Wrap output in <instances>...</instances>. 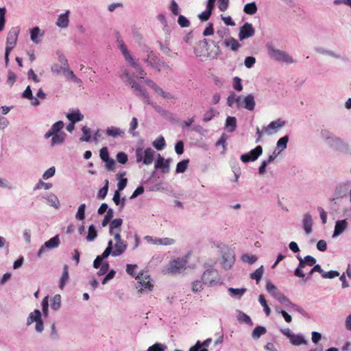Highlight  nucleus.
Returning <instances> with one entry per match:
<instances>
[{
    "mask_svg": "<svg viewBox=\"0 0 351 351\" xmlns=\"http://www.w3.org/2000/svg\"><path fill=\"white\" fill-rule=\"evenodd\" d=\"M145 51L147 53V58L143 59V62L151 66L158 72L163 71L168 73L171 71V66L164 61L158 58V57L147 46H145Z\"/></svg>",
    "mask_w": 351,
    "mask_h": 351,
    "instance_id": "nucleus-1",
    "label": "nucleus"
},
{
    "mask_svg": "<svg viewBox=\"0 0 351 351\" xmlns=\"http://www.w3.org/2000/svg\"><path fill=\"white\" fill-rule=\"evenodd\" d=\"M211 43L214 45L215 49L210 52L205 53L204 49L208 47V43L206 39L200 40L194 49V53L197 57H207L209 58H216L220 53V47L218 43L212 40Z\"/></svg>",
    "mask_w": 351,
    "mask_h": 351,
    "instance_id": "nucleus-2",
    "label": "nucleus"
},
{
    "mask_svg": "<svg viewBox=\"0 0 351 351\" xmlns=\"http://www.w3.org/2000/svg\"><path fill=\"white\" fill-rule=\"evenodd\" d=\"M186 259L184 258H178L170 262L168 267L164 270L165 274H176L180 273V271L185 268L186 265Z\"/></svg>",
    "mask_w": 351,
    "mask_h": 351,
    "instance_id": "nucleus-3",
    "label": "nucleus"
},
{
    "mask_svg": "<svg viewBox=\"0 0 351 351\" xmlns=\"http://www.w3.org/2000/svg\"><path fill=\"white\" fill-rule=\"evenodd\" d=\"M116 243L114 250L112 249V254L113 256H118L122 254L127 249L128 245L121 239V236L119 230L116 231L113 234Z\"/></svg>",
    "mask_w": 351,
    "mask_h": 351,
    "instance_id": "nucleus-4",
    "label": "nucleus"
},
{
    "mask_svg": "<svg viewBox=\"0 0 351 351\" xmlns=\"http://www.w3.org/2000/svg\"><path fill=\"white\" fill-rule=\"evenodd\" d=\"M267 48H268L269 55L272 58H274L276 60H278V61H282V62H289V63L293 62V60H292L291 57H290L285 51L277 49L271 45H269L267 47Z\"/></svg>",
    "mask_w": 351,
    "mask_h": 351,
    "instance_id": "nucleus-5",
    "label": "nucleus"
},
{
    "mask_svg": "<svg viewBox=\"0 0 351 351\" xmlns=\"http://www.w3.org/2000/svg\"><path fill=\"white\" fill-rule=\"evenodd\" d=\"M136 279L141 285V290L147 289L148 291H152L153 289L154 284L147 271L140 272L136 277Z\"/></svg>",
    "mask_w": 351,
    "mask_h": 351,
    "instance_id": "nucleus-6",
    "label": "nucleus"
},
{
    "mask_svg": "<svg viewBox=\"0 0 351 351\" xmlns=\"http://www.w3.org/2000/svg\"><path fill=\"white\" fill-rule=\"evenodd\" d=\"M237 106L238 108H244L248 110H253L255 107L254 97L250 94L245 97H237Z\"/></svg>",
    "mask_w": 351,
    "mask_h": 351,
    "instance_id": "nucleus-7",
    "label": "nucleus"
},
{
    "mask_svg": "<svg viewBox=\"0 0 351 351\" xmlns=\"http://www.w3.org/2000/svg\"><path fill=\"white\" fill-rule=\"evenodd\" d=\"M202 280L204 284L215 285L219 280L218 271L215 269H208L204 272Z\"/></svg>",
    "mask_w": 351,
    "mask_h": 351,
    "instance_id": "nucleus-8",
    "label": "nucleus"
},
{
    "mask_svg": "<svg viewBox=\"0 0 351 351\" xmlns=\"http://www.w3.org/2000/svg\"><path fill=\"white\" fill-rule=\"evenodd\" d=\"M129 86L137 97L141 98L144 102L149 103V95L148 93L138 82L136 81H130Z\"/></svg>",
    "mask_w": 351,
    "mask_h": 351,
    "instance_id": "nucleus-9",
    "label": "nucleus"
},
{
    "mask_svg": "<svg viewBox=\"0 0 351 351\" xmlns=\"http://www.w3.org/2000/svg\"><path fill=\"white\" fill-rule=\"evenodd\" d=\"M262 147L261 145H258L249 153L241 155V160L243 162L245 163L250 161H254L258 158L259 156L262 154Z\"/></svg>",
    "mask_w": 351,
    "mask_h": 351,
    "instance_id": "nucleus-10",
    "label": "nucleus"
},
{
    "mask_svg": "<svg viewBox=\"0 0 351 351\" xmlns=\"http://www.w3.org/2000/svg\"><path fill=\"white\" fill-rule=\"evenodd\" d=\"M19 34V29H18V27H13L9 31L6 39L5 49L8 50L13 49V48L15 47L16 44Z\"/></svg>",
    "mask_w": 351,
    "mask_h": 351,
    "instance_id": "nucleus-11",
    "label": "nucleus"
},
{
    "mask_svg": "<svg viewBox=\"0 0 351 351\" xmlns=\"http://www.w3.org/2000/svg\"><path fill=\"white\" fill-rule=\"evenodd\" d=\"M145 240L149 243L157 245H171L174 244L175 240L171 238H157L152 236H146Z\"/></svg>",
    "mask_w": 351,
    "mask_h": 351,
    "instance_id": "nucleus-12",
    "label": "nucleus"
},
{
    "mask_svg": "<svg viewBox=\"0 0 351 351\" xmlns=\"http://www.w3.org/2000/svg\"><path fill=\"white\" fill-rule=\"evenodd\" d=\"M255 33V31L252 25V24L245 23L242 27L240 28V32L239 34V37L240 40H243L247 38L252 36Z\"/></svg>",
    "mask_w": 351,
    "mask_h": 351,
    "instance_id": "nucleus-13",
    "label": "nucleus"
},
{
    "mask_svg": "<svg viewBox=\"0 0 351 351\" xmlns=\"http://www.w3.org/2000/svg\"><path fill=\"white\" fill-rule=\"evenodd\" d=\"M113 244L112 241L110 240L108 243V247L106 248L101 256H98L93 262V266L95 268H99L101 265L104 258H107L112 252V245Z\"/></svg>",
    "mask_w": 351,
    "mask_h": 351,
    "instance_id": "nucleus-14",
    "label": "nucleus"
},
{
    "mask_svg": "<svg viewBox=\"0 0 351 351\" xmlns=\"http://www.w3.org/2000/svg\"><path fill=\"white\" fill-rule=\"evenodd\" d=\"M285 125V121L281 119L271 121L267 127L263 128V132L267 134H271L276 132L278 129L283 127Z\"/></svg>",
    "mask_w": 351,
    "mask_h": 351,
    "instance_id": "nucleus-15",
    "label": "nucleus"
},
{
    "mask_svg": "<svg viewBox=\"0 0 351 351\" xmlns=\"http://www.w3.org/2000/svg\"><path fill=\"white\" fill-rule=\"evenodd\" d=\"M144 82L149 87L152 88L156 93L160 95L163 98H173V97L169 93L165 92L153 80L150 79H145Z\"/></svg>",
    "mask_w": 351,
    "mask_h": 351,
    "instance_id": "nucleus-16",
    "label": "nucleus"
},
{
    "mask_svg": "<svg viewBox=\"0 0 351 351\" xmlns=\"http://www.w3.org/2000/svg\"><path fill=\"white\" fill-rule=\"evenodd\" d=\"M60 245V239L58 235L50 239L45 243V245L40 247L38 251V256H41L42 253L45 251V248L51 249L58 247Z\"/></svg>",
    "mask_w": 351,
    "mask_h": 351,
    "instance_id": "nucleus-17",
    "label": "nucleus"
},
{
    "mask_svg": "<svg viewBox=\"0 0 351 351\" xmlns=\"http://www.w3.org/2000/svg\"><path fill=\"white\" fill-rule=\"evenodd\" d=\"M64 126L63 121H58L51 126V129L45 134V138H49L53 134H61Z\"/></svg>",
    "mask_w": 351,
    "mask_h": 351,
    "instance_id": "nucleus-18",
    "label": "nucleus"
},
{
    "mask_svg": "<svg viewBox=\"0 0 351 351\" xmlns=\"http://www.w3.org/2000/svg\"><path fill=\"white\" fill-rule=\"evenodd\" d=\"M156 169H162L163 173H168L169 171V160H165L163 157L158 154V157L155 163Z\"/></svg>",
    "mask_w": 351,
    "mask_h": 351,
    "instance_id": "nucleus-19",
    "label": "nucleus"
},
{
    "mask_svg": "<svg viewBox=\"0 0 351 351\" xmlns=\"http://www.w3.org/2000/svg\"><path fill=\"white\" fill-rule=\"evenodd\" d=\"M303 228L307 234L312 232L313 219L309 213H306L302 219Z\"/></svg>",
    "mask_w": 351,
    "mask_h": 351,
    "instance_id": "nucleus-20",
    "label": "nucleus"
},
{
    "mask_svg": "<svg viewBox=\"0 0 351 351\" xmlns=\"http://www.w3.org/2000/svg\"><path fill=\"white\" fill-rule=\"evenodd\" d=\"M348 227V222L346 219L339 220L336 222L332 237L340 235Z\"/></svg>",
    "mask_w": 351,
    "mask_h": 351,
    "instance_id": "nucleus-21",
    "label": "nucleus"
},
{
    "mask_svg": "<svg viewBox=\"0 0 351 351\" xmlns=\"http://www.w3.org/2000/svg\"><path fill=\"white\" fill-rule=\"evenodd\" d=\"M123 223V220L121 218H117L111 221L110 223V234L111 235L114 234L116 231L119 230L121 232V227Z\"/></svg>",
    "mask_w": 351,
    "mask_h": 351,
    "instance_id": "nucleus-22",
    "label": "nucleus"
},
{
    "mask_svg": "<svg viewBox=\"0 0 351 351\" xmlns=\"http://www.w3.org/2000/svg\"><path fill=\"white\" fill-rule=\"evenodd\" d=\"M106 134L109 136L116 138L118 136H123L125 134V132L119 128L111 126L106 129Z\"/></svg>",
    "mask_w": 351,
    "mask_h": 351,
    "instance_id": "nucleus-23",
    "label": "nucleus"
},
{
    "mask_svg": "<svg viewBox=\"0 0 351 351\" xmlns=\"http://www.w3.org/2000/svg\"><path fill=\"white\" fill-rule=\"evenodd\" d=\"M143 164L146 165H151L154 160V155L155 152L150 147L147 148L144 151Z\"/></svg>",
    "mask_w": 351,
    "mask_h": 351,
    "instance_id": "nucleus-24",
    "label": "nucleus"
},
{
    "mask_svg": "<svg viewBox=\"0 0 351 351\" xmlns=\"http://www.w3.org/2000/svg\"><path fill=\"white\" fill-rule=\"evenodd\" d=\"M69 11H66L64 14H61L56 22V25L62 28H65L69 25Z\"/></svg>",
    "mask_w": 351,
    "mask_h": 351,
    "instance_id": "nucleus-25",
    "label": "nucleus"
},
{
    "mask_svg": "<svg viewBox=\"0 0 351 351\" xmlns=\"http://www.w3.org/2000/svg\"><path fill=\"white\" fill-rule=\"evenodd\" d=\"M128 63L136 71L139 76V78L144 79V77L146 75V73L145 72L141 64L138 62V61L135 60L133 58Z\"/></svg>",
    "mask_w": 351,
    "mask_h": 351,
    "instance_id": "nucleus-26",
    "label": "nucleus"
},
{
    "mask_svg": "<svg viewBox=\"0 0 351 351\" xmlns=\"http://www.w3.org/2000/svg\"><path fill=\"white\" fill-rule=\"evenodd\" d=\"M298 258L300 261V267H305L306 265L313 266L316 263L315 258L310 255L306 256L304 259H302L300 256H298Z\"/></svg>",
    "mask_w": 351,
    "mask_h": 351,
    "instance_id": "nucleus-27",
    "label": "nucleus"
},
{
    "mask_svg": "<svg viewBox=\"0 0 351 351\" xmlns=\"http://www.w3.org/2000/svg\"><path fill=\"white\" fill-rule=\"evenodd\" d=\"M223 44L226 47H230L234 51H237L241 46L239 43L232 37L226 39L223 41Z\"/></svg>",
    "mask_w": 351,
    "mask_h": 351,
    "instance_id": "nucleus-28",
    "label": "nucleus"
},
{
    "mask_svg": "<svg viewBox=\"0 0 351 351\" xmlns=\"http://www.w3.org/2000/svg\"><path fill=\"white\" fill-rule=\"evenodd\" d=\"M65 136L66 134L64 132H62L61 134H53L51 135V146L62 143L65 139Z\"/></svg>",
    "mask_w": 351,
    "mask_h": 351,
    "instance_id": "nucleus-29",
    "label": "nucleus"
},
{
    "mask_svg": "<svg viewBox=\"0 0 351 351\" xmlns=\"http://www.w3.org/2000/svg\"><path fill=\"white\" fill-rule=\"evenodd\" d=\"M118 42L119 43V48L125 58V59L126 60V61L128 62H129L130 60H132L134 58L132 56V55L130 53L129 51L127 49V47L126 45L123 43V40H119L118 39Z\"/></svg>",
    "mask_w": 351,
    "mask_h": 351,
    "instance_id": "nucleus-30",
    "label": "nucleus"
},
{
    "mask_svg": "<svg viewBox=\"0 0 351 351\" xmlns=\"http://www.w3.org/2000/svg\"><path fill=\"white\" fill-rule=\"evenodd\" d=\"M69 278V267L67 265H64L63 267V273L60 280V288L63 289L65 286L66 282L68 281Z\"/></svg>",
    "mask_w": 351,
    "mask_h": 351,
    "instance_id": "nucleus-31",
    "label": "nucleus"
},
{
    "mask_svg": "<svg viewBox=\"0 0 351 351\" xmlns=\"http://www.w3.org/2000/svg\"><path fill=\"white\" fill-rule=\"evenodd\" d=\"M41 319V313L39 310H35L34 312L31 313L27 318V324L30 325L34 322H36Z\"/></svg>",
    "mask_w": 351,
    "mask_h": 351,
    "instance_id": "nucleus-32",
    "label": "nucleus"
},
{
    "mask_svg": "<svg viewBox=\"0 0 351 351\" xmlns=\"http://www.w3.org/2000/svg\"><path fill=\"white\" fill-rule=\"evenodd\" d=\"M226 126L228 128V132H234L237 127V119L234 117H228L226 120Z\"/></svg>",
    "mask_w": 351,
    "mask_h": 351,
    "instance_id": "nucleus-33",
    "label": "nucleus"
},
{
    "mask_svg": "<svg viewBox=\"0 0 351 351\" xmlns=\"http://www.w3.org/2000/svg\"><path fill=\"white\" fill-rule=\"evenodd\" d=\"M66 117L68 119L73 123L82 120L84 118V116L79 111L69 113Z\"/></svg>",
    "mask_w": 351,
    "mask_h": 351,
    "instance_id": "nucleus-34",
    "label": "nucleus"
},
{
    "mask_svg": "<svg viewBox=\"0 0 351 351\" xmlns=\"http://www.w3.org/2000/svg\"><path fill=\"white\" fill-rule=\"evenodd\" d=\"M274 298L287 306L291 307V304H293V303L280 292H277V295H274Z\"/></svg>",
    "mask_w": 351,
    "mask_h": 351,
    "instance_id": "nucleus-35",
    "label": "nucleus"
},
{
    "mask_svg": "<svg viewBox=\"0 0 351 351\" xmlns=\"http://www.w3.org/2000/svg\"><path fill=\"white\" fill-rule=\"evenodd\" d=\"M219 112H217L213 108H210L204 114L203 121L208 122L211 121Z\"/></svg>",
    "mask_w": 351,
    "mask_h": 351,
    "instance_id": "nucleus-36",
    "label": "nucleus"
},
{
    "mask_svg": "<svg viewBox=\"0 0 351 351\" xmlns=\"http://www.w3.org/2000/svg\"><path fill=\"white\" fill-rule=\"evenodd\" d=\"M243 11L245 13L247 14H254L257 11V7L255 3H247L243 8Z\"/></svg>",
    "mask_w": 351,
    "mask_h": 351,
    "instance_id": "nucleus-37",
    "label": "nucleus"
},
{
    "mask_svg": "<svg viewBox=\"0 0 351 351\" xmlns=\"http://www.w3.org/2000/svg\"><path fill=\"white\" fill-rule=\"evenodd\" d=\"M189 162V159L183 160L179 162L176 166V173H184L187 169Z\"/></svg>",
    "mask_w": 351,
    "mask_h": 351,
    "instance_id": "nucleus-38",
    "label": "nucleus"
},
{
    "mask_svg": "<svg viewBox=\"0 0 351 351\" xmlns=\"http://www.w3.org/2000/svg\"><path fill=\"white\" fill-rule=\"evenodd\" d=\"M264 272L263 267L261 266L257 269L255 270L254 272L252 273L250 277L252 279H254L256 281V283H258L260 280L261 279L263 274Z\"/></svg>",
    "mask_w": 351,
    "mask_h": 351,
    "instance_id": "nucleus-39",
    "label": "nucleus"
},
{
    "mask_svg": "<svg viewBox=\"0 0 351 351\" xmlns=\"http://www.w3.org/2000/svg\"><path fill=\"white\" fill-rule=\"evenodd\" d=\"M289 141V137L287 136H285L280 138L277 142V149H279L280 153L281 151L285 149L287 147V145Z\"/></svg>",
    "mask_w": 351,
    "mask_h": 351,
    "instance_id": "nucleus-40",
    "label": "nucleus"
},
{
    "mask_svg": "<svg viewBox=\"0 0 351 351\" xmlns=\"http://www.w3.org/2000/svg\"><path fill=\"white\" fill-rule=\"evenodd\" d=\"M153 146L157 150H162L165 146V140L162 136H159L153 142Z\"/></svg>",
    "mask_w": 351,
    "mask_h": 351,
    "instance_id": "nucleus-41",
    "label": "nucleus"
},
{
    "mask_svg": "<svg viewBox=\"0 0 351 351\" xmlns=\"http://www.w3.org/2000/svg\"><path fill=\"white\" fill-rule=\"evenodd\" d=\"M246 291L245 288H241V289H234V288H229L228 292L230 295L232 297L234 296H239L241 298Z\"/></svg>",
    "mask_w": 351,
    "mask_h": 351,
    "instance_id": "nucleus-42",
    "label": "nucleus"
},
{
    "mask_svg": "<svg viewBox=\"0 0 351 351\" xmlns=\"http://www.w3.org/2000/svg\"><path fill=\"white\" fill-rule=\"evenodd\" d=\"M266 332V328L263 326H256L252 334V336L254 339L259 338L262 335Z\"/></svg>",
    "mask_w": 351,
    "mask_h": 351,
    "instance_id": "nucleus-43",
    "label": "nucleus"
},
{
    "mask_svg": "<svg viewBox=\"0 0 351 351\" xmlns=\"http://www.w3.org/2000/svg\"><path fill=\"white\" fill-rule=\"evenodd\" d=\"M97 236V232L94 226V225H90L88 227V235L86 237V239L88 241H93Z\"/></svg>",
    "mask_w": 351,
    "mask_h": 351,
    "instance_id": "nucleus-44",
    "label": "nucleus"
},
{
    "mask_svg": "<svg viewBox=\"0 0 351 351\" xmlns=\"http://www.w3.org/2000/svg\"><path fill=\"white\" fill-rule=\"evenodd\" d=\"M258 301H259L260 304L262 305V306L263 307L264 311H265L266 315L269 316L270 315L271 310H270L269 306L267 305V301L265 299L263 295H259Z\"/></svg>",
    "mask_w": 351,
    "mask_h": 351,
    "instance_id": "nucleus-45",
    "label": "nucleus"
},
{
    "mask_svg": "<svg viewBox=\"0 0 351 351\" xmlns=\"http://www.w3.org/2000/svg\"><path fill=\"white\" fill-rule=\"evenodd\" d=\"M85 210H86V204H82L77 211L75 215V218L78 220H84L85 218Z\"/></svg>",
    "mask_w": 351,
    "mask_h": 351,
    "instance_id": "nucleus-46",
    "label": "nucleus"
},
{
    "mask_svg": "<svg viewBox=\"0 0 351 351\" xmlns=\"http://www.w3.org/2000/svg\"><path fill=\"white\" fill-rule=\"evenodd\" d=\"M83 136L80 137V140L82 142H88L90 139V130L86 126H84L82 129Z\"/></svg>",
    "mask_w": 351,
    "mask_h": 351,
    "instance_id": "nucleus-47",
    "label": "nucleus"
},
{
    "mask_svg": "<svg viewBox=\"0 0 351 351\" xmlns=\"http://www.w3.org/2000/svg\"><path fill=\"white\" fill-rule=\"evenodd\" d=\"M113 215H114V213H113L112 209H111V208L108 209L106 215L104 216V218L101 223L103 227L106 226L107 224L109 223V222L111 221V219L113 217Z\"/></svg>",
    "mask_w": 351,
    "mask_h": 351,
    "instance_id": "nucleus-48",
    "label": "nucleus"
},
{
    "mask_svg": "<svg viewBox=\"0 0 351 351\" xmlns=\"http://www.w3.org/2000/svg\"><path fill=\"white\" fill-rule=\"evenodd\" d=\"M237 319L240 322H245L246 324L252 325V319L250 316L243 312H239Z\"/></svg>",
    "mask_w": 351,
    "mask_h": 351,
    "instance_id": "nucleus-49",
    "label": "nucleus"
},
{
    "mask_svg": "<svg viewBox=\"0 0 351 351\" xmlns=\"http://www.w3.org/2000/svg\"><path fill=\"white\" fill-rule=\"evenodd\" d=\"M241 260L244 263H247L250 265H252L257 261V258L254 255L243 254L241 256Z\"/></svg>",
    "mask_w": 351,
    "mask_h": 351,
    "instance_id": "nucleus-50",
    "label": "nucleus"
},
{
    "mask_svg": "<svg viewBox=\"0 0 351 351\" xmlns=\"http://www.w3.org/2000/svg\"><path fill=\"white\" fill-rule=\"evenodd\" d=\"M212 12V10L206 8V10L205 11H204L203 12L198 15V18L202 21H206L209 19L210 16H211Z\"/></svg>",
    "mask_w": 351,
    "mask_h": 351,
    "instance_id": "nucleus-51",
    "label": "nucleus"
},
{
    "mask_svg": "<svg viewBox=\"0 0 351 351\" xmlns=\"http://www.w3.org/2000/svg\"><path fill=\"white\" fill-rule=\"evenodd\" d=\"M291 342L293 345H301L306 343L304 337L300 335H293L291 338Z\"/></svg>",
    "mask_w": 351,
    "mask_h": 351,
    "instance_id": "nucleus-52",
    "label": "nucleus"
},
{
    "mask_svg": "<svg viewBox=\"0 0 351 351\" xmlns=\"http://www.w3.org/2000/svg\"><path fill=\"white\" fill-rule=\"evenodd\" d=\"M167 346L162 343H156L152 346H149L147 351H164Z\"/></svg>",
    "mask_w": 351,
    "mask_h": 351,
    "instance_id": "nucleus-53",
    "label": "nucleus"
},
{
    "mask_svg": "<svg viewBox=\"0 0 351 351\" xmlns=\"http://www.w3.org/2000/svg\"><path fill=\"white\" fill-rule=\"evenodd\" d=\"M16 80V75L12 71L8 72L7 83L10 86H12Z\"/></svg>",
    "mask_w": 351,
    "mask_h": 351,
    "instance_id": "nucleus-54",
    "label": "nucleus"
},
{
    "mask_svg": "<svg viewBox=\"0 0 351 351\" xmlns=\"http://www.w3.org/2000/svg\"><path fill=\"white\" fill-rule=\"evenodd\" d=\"M64 60L65 62H64V67L62 69L63 71L66 72L73 80L76 81L77 80V77L74 74V73L71 70L69 69L67 60L66 59H64Z\"/></svg>",
    "mask_w": 351,
    "mask_h": 351,
    "instance_id": "nucleus-55",
    "label": "nucleus"
},
{
    "mask_svg": "<svg viewBox=\"0 0 351 351\" xmlns=\"http://www.w3.org/2000/svg\"><path fill=\"white\" fill-rule=\"evenodd\" d=\"M178 23L182 27H188L190 25V21L182 15L179 16Z\"/></svg>",
    "mask_w": 351,
    "mask_h": 351,
    "instance_id": "nucleus-56",
    "label": "nucleus"
},
{
    "mask_svg": "<svg viewBox=\"0 0 351 351\" xmlns=\"http://www.w3.org/2000/svg\"><path fill=\"white\" fill-rule=\"evenodd\" d=\"M108 181L107 180L106 185L99 191L97 197L101 199H104L108 193Z\"/></svg>",
    "mask_w": 351,
    "mask_h": 351,
    "instance_id": "nucleus-57",
    "label": "nucleus"
},
{
    "mask_svg": "<svg viewBox=\"0 0 351 351\" xmlns=\"http://www.w3.org/2000/svg\"><path fill=\"white\" fill-rule=\"evenodd\" d=\"M117 160L121 164H125L128 160V155L124 152H119L117 155Z\"/></svg>",
    "mask_w": 351,
    "mask_h": 351,
    "instance_id": "nucleus-58",
    "label": "nucleus"
},
{
    "mask_svg": "<svg viewBox=\"0 0 351 351\" xmlns=\"http://www.w3.org/2000/svg\"><path fill=\"white\" fill-rule=\"evenodd\" d=\"M233 87L237 91H241L243 89V86L241 84V80L238 77H234L233 78Z\"/></svg>",
    "mask_w": 351,
    "mask_h": 351,
    "instance_id": "nucleus-59",
    "label": "nucleus"
},
{
    "mask_svg": "<svg viewBox=\"0 0 351 351\" xmlns=\"http://www.w3.org/2000/svg\"><path fill=\"white\" fill-rule=\"evenodd\" d=\"M51 186L52 184L51 183H46L43 182L42 180H40L34 186V190L40 189L42 188H44L45 189L47 190L51 189Z\"/></svg>",
    "mask_w": 351,
    "mask_h": 351,
    "instance_id": "nucleus-60",
    "label": "nucleus"
},
{
    "mask_svg": "<svg viewBox=\"0 0 351 351\" xmlns=\"http://www.w3.org/2000/svg\"><path fill=\"white\" fill-rule=\"evenodd\" d=\"M121 77L123 79L125 77L124 82L128 85L130 84V81H135L132 76L130 74L129 71L127 70L123 71Z\"/></svg>",
    "mask_w": 351,
    "mask_h": 351,
    "instance_id": "nucleus-61",
    "label": "nucleus"
},
{
    "mask_svg": "<svg viewBox=\"0 0 351 351\" xmlns=\"http://www.w3.org/2000/svg\"><path fill=\"white\" fill-rule=\"evenodd\" d=\"M203 289V284L201 281L195 280L192 285V291L193 292H199Z\"/></svg>",
    "mask_w": 351,
    "mask_h": 351,
    "instance_id": "nucleus-62",
    "label": "nucleus"
},
{
    "mask_svg": "<svg viewBox=\"0 0 351 351\" xmlns=\"http://www.w3.org/2000/svg\"><path fill=\"white\" fill-rule=\"evenodd\" d=\"M99 156L103 161H106L110 158L107 147H104L100 149Z\"/></svg>",
    "mask_w": 351,
    "mask_h": 351,
    "instance_id": "nucleus-63",
    "label": "nucleus"
},
{
    "mask_svg": "<svg viewBox=\"0 0 351 351\" xmlns=\"http://www.w3.org/2000/svg\"><path fill=\"white\" fill-rule=\"evenodd\" d=\"M61 298L60 295H56L53 298V303L51 304V308L54 310H57L60 306Z\"/></svg>",
    "mask_w": 351,
    "mask_h": 351,
    "instance_id": "nucleus-64",
    "label": "nucleus"
}]
</instances>
